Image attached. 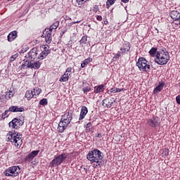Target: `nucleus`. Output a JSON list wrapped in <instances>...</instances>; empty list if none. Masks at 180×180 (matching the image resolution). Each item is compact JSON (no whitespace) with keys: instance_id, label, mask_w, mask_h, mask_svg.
Listing matches in <instances>:
<instances>
[{"instance_id":"13","label":"nucleus","mask_w":180,"mask_h":180,"mask_svg":"<svg viewBox=\"0 0 180 180\" xmlns=\"http://www.w3.org/2000/svg\"><path fill=\"white\" fill-rule=\"evenodd\" d=\"M39 153H40V150H34L29 153L25 158V162L27 163L33 161V159L39 155Z\"/></svg>"},{"instance_id":"16","label":"nucleus","mask_w":180,"mask_h":180,"mask_svg":"<svg viewBox=\"0 0 180 180\" xmlns=\"http://www.w3.org/2000/svg\"><path fill=\"white\" fill-rule=\"evenodd\" d=\"M51 32L49 30L48 31H46L43 32V36L45 37V41L47 44H50L51 43L53 38L51 36Z\"/></svg>"},{"instance_id":"15","label":"nucleus","mask_w":180,"mask_h":180,"mask_svg":"<svg viewBox=\"0 0 180 180\" xmlns=\"http://www.w3.org/2000/svg\"><path fill=\"white\" fill-rule=\"evenodd\" d=\"M39 53H40V51H39L37 48H32L28 53V57L32 60H34L36 57H37V56L39 55Z\"/></svg>"},{"instance_id":"51","label":"nucleus","mask_w":180,"mask_h":180,"mask_svg":"<svg viewBox=\"0 0 180 180\" xmlns=\"http://www.w3.org/2000/svg\"><path fill=\"white\" fill-rule=\"evenodd\" d=\"M8 1H12V0H8Z\"/></svg>"},{"instance_id":"33","label":"nucleus","mask_w":180,"mask_h":180,"mask_svg":"<svg viewBox=\"0 0 180 180\" xmlns=\"http://www.w3.org/2000/svg\"><path fill=\"white\" fill-rule=\"evenodd\" d=\"M9 112H11L8 110H6L1 115V119H6V117H9Z\"/></svg>"},{"instance_id":"38","label":"nucleus","mask_w":180,"mask_h":180,"mask_svg":"<svg viewBox=\"0 0 180 180\" xmlns=\"http://www.w3.org/2000/svg\"><path fill=\"white\" fill-rule=\"evenodd\" d=\"M93 11L94 12H99V6L98 5H95L94 7H93Z\"/></svg>"},{"instance_id":"10","label":"nucleus","mask_w":180,"mask_h":180,"mask_svg":"<svg viewBox=\"0 0 180 180\" xmlns=\"http://www.w3.org/2000/svg\"><path fill=\"white\" fill-rule=\"evenodd\" d=\"M23 121L19 118H14L11 122H9V127L18 130L21 126H23Z\"/></svg>"},{"instance_id":"47","label":"nucleus","mask_w":180,"mask_h":180,"mask_svg":"<svg viewBox=\"0 0 180 180\" xmlns=\"http://www.w3.org/2000/svg\"><path fill=\"white\" fill-rule=\"evenodd\" d=\"M101 136H102V134L101 133L97 134L96 135V137H101Z\"/></svg>"},{"instance_id":"44","label":"nucleus","mask_w":180,"mask_h":180,"mask_svg":"<svg viewBox=\"0 0 180 180\" xmlns=\"http://www.w3.org/2000/svg\"><path fill=\"white\" fill-rule=\"evenodd\" d=\"M124 91V89H119V88H116V93L117 92H122Z\"/></svg>"},{"instance_id":"37","label":"nucleus","mask_w":180,"mask_h":180,"mask_svg":"<svg viewBox=\"0 0 180 180\" xmlns=\"http://www.w3.org/2000/svg\"><path fill=\"white\" fill-rule=\"evenodd\" d=\"M18 58V53H15L10 57V61L12 63V61H15Z\"/></svg>"},{"instance_id":"11","label":"nucleus","mask_w":180,"mask_h":180,"mask_svg":"<svg viewBox=\"0 0 180 180\" xmlns=\"http://www.w3.org/2000/svg\"><path fill=\"white\" fill-rule=\"evenodd\" d=\"M138 68H150V63L144 58H139L136 63Z\"/></svg>"},{"instance_id":"29","label":"nucleus","mask_w":180,"mask_h":180,"mask_svg":"<svg viewBox=\"0 0 180 180\" xmlns=\"http://www.w3.org/2000/svg\"><path fill=\"white\" fill-rule=\"evenodd\" d=\"M105 91L103 84L99 85L97 86L94 91L95 94H101V92H103Z\"/></svg>"},{"instance_id":"41","label":"nucleus","mask_w":180,"mask_h":180,"mask_svg":"<svg viewBox=\"0 0 180 180\" xmlns=\"http://www.w3.org/2000/svg\"><path fill=\"white\" fill-rule=\"evenodd\" d=\"M140 71H142V72H148V70H150V68H139Z\"/></svg>"},{"instance_id":"17","label":"nucleus","mask_w":180,"mask_h":180,"mask_svg":"<svg viewBox=\"0 0 180 180\" xmlns=\"http://www.w3.org/2000/svg\"><path fill=\"white\" fill-rule=\"evenodd\" d=\"M164 86H165V82H159V84L154 89L153 94L154 95H158L164 89Z\"/></svg>"},{"instance_id":"36","label":"nucleus","mask_w":180,"mask_h":180,"mask_svg":"<svg viewBox=\"0 0 180 180\" xmlns=\"http://www.w3.org/2000/svg\"><path fill=\"white\" fill-rule=\"evenodd\" d=\"M39 105H41L42 106H45V105H47V99L42 98L41 100H40Z\"/></svg>"},{"instance_id":"1","label":"nucleus","mask_w":180,"mask_h":180,"mask_svg":"<svg viewBox=\"0 0 180 180\" xmlns=\"http://www.w3.org/2000/svg\"><path fill=\"white\" fill-rule=\"evenodd\" d=\"M103 153L101 152L98 148H94L93 150L89 151L86 155V159L90 161L91 164L96 163L98 165L101 166V162H102V160H103Z\"/></svg>"},{"instance_id":"35","label":"nucleus","mask_w":180,"mask_h":180,"mask_svg":"<svg viewBox=\"0 0 180 180\" xmlns=\"http://www.w3.org/2000/svg\"><path fill=\"white\" fill-rule=\"evenodd\" d=\"M88 37L83 36L80 40V44H86Z\"/></svg>"},{"instance_id":"31","label":"nucleus","mask_w":180,"mask_h":180,"mask_svg":"<svg viewBox=\"0 0 180 180\" xmlns=\"http://www.w3.org/2000/svg\"><path fill=\"white\" fill-rule=\"evenodd\" d=\"M34 96H39V94H41V89L35 87L32 91Z\"/></svg>"},{"instance_id":"7","label":"nucleus","mask_w":180,"mask_h":180,"mask_svg":"<svg viewBox=\"0 0 180 180\" xmlns=\"http://www.w3.org/2000/svg\"><path fill=\"white\" fill-rule=\"evenodd\" d=\"M146 124H148L149 127L155 129V127H160L161 122L158 117H153L152 118L146 120Z\"/></svg>"},{"instance_id":"50","label":"nucleus","mask_w":180,"mask_h":180,"mask_svg":"<svg viewBox=\"0 0 180 180\" xmlns=\"http://www.w3.org/2000/svg\"><path fill=\"white\" fill-rule=\"evenodd\" d=\"M1 96H0V101H1Z\"/></svg>"},{"instance_id":"48","label":"nucleus","mask_w":180,"mask_h":180,"mask_svg":"<svg viewBox=\"0 0 180 180\" xmlns=\"http://www.w3.org/2000/svg\"><path fill=\"white\" fill-rule=\"evenodd\" d=\"M122 2H123L124 4H127V2H129V0H122Z\"/></svg>"},{"instance_id":"5","label":"nucleus","mask_w":180,"mask_h":180,"mask_svg":"<svg viewBox=\"0 0 180 180\" xmlns=\"http://www.w3.org/2000/svg\"><path fill=\"white\" fill-rule=\"evenodd\" d=\"M66 158H68V154L67 153L56 155L54 156L53 160H51L49 164L51 168H54V167H58V165H61L66 160Z\"/></svg>"},{"instance_id":"24","label":"nucleus","mask_w":180,"mask_h":180,"mask_svg":"<svg viewBox=\"0 0 180 180\" xmlns=\"http://www.w3.org/2000/svg\"><path fill=\"white\" fill-rule=\"evenodd\" d=\"M82 91L84 94H86V92H89V91H91V87L89 86V84H88L87 82H83Z\"/></svg>"},{"instance_id":"23","label":"nucleus","mask_w":180,"mask_h":180,"mask_svg":"<svg viewBox=\"0 0 180 180\" xmlns=\"http://www.w3.org/2000/svg\"><path fill=\"white\" fill-rule=\"evenodd\" d=\"M25 98H27V101H30L32 98H34V94L32 90H27L25 93Z\"/></svg>"},{"instance_id":"19","label":"nucleus","mask_w":180,"mask_h":180,"mask_svg":"<svg viewBox=\"0 0 180 180\" xmlns=\"http://www.w3.org/2000/svg\"><path fill=\"white\" fill-rule=\"evenodd\" d=\"M86 115H88V108H86L85 105H83L81 108L79 120H83V119H85Z\"/></svg>"},{"instance_id":"3","label":"nucleus","mask_w":180,"mask_h":180,"mask_svg":"<svg viewBox=\"0 0 180 180\" xmlns=\"http://www.w3.org/2000/svg\"><path fill=\"white\" fill-rule=\"evenodd\" d=\"M71 120H72V115L70 112H65L63 115H62L60 121L57 127V131L58 133H63L64 130L68 127V124L71 123Z\"/></svg>"},{"instance_id":"32","label":"nucleus","mask_w":180,"mask_h":180,"mask_svg":"<svg viewBox=\"0 0 180 180\" xmlns=\"http://www.w3.org/2000/svg\"><path fill=\"white\" fill-rule=\"evenodd\" d=\"M116 2V0H107L106 2V8L107 9H109L112 5H114V4Z\"/></svg>"},{"instance_id":"8","label":"nucleus","mask_w":180,"mask_h":180,"mask_svg":"<svg viewBox=\"0 0 180 180\" xmlns=\"http://www.w3.org/2000/svg\"><path fill=\"white\" fill-rule=\"evenodd\" d=\"M41 49V53L37 56V58L39 60H44L46 57H47V55L51 53L50 46L49 45H43L40 47Z\"/></svg>"},{"instance_id":"9","label":"nucleus","mask_w":180,"mask_h":180,"mask_svg":"<svg viewBox=\"0 0 180 180\" xmlns=\"http://www.w3.org/2000/svg\"><path fill=\"white\" fill-rule=\"evenodd\" d=\"M40 65H41V63L40 61L33 62L27 60L24 62L22 65V68H40Z\"/></svg>"},{"instance_id":"22","label":"nucleus","mask_w":180,"mask_h":180,"mask_svg":"<svg viewBox=\"0 0 180 180\" xmlns=\"http://www.w3.org/2000/svg\"><path fill=\"white\" fill-rule=\"evenodd\" d=\"M70 78V70H68L65 72L63 75L60 78V82H67Z\"/></svg>"},{"instance_id":"34","label":"nucleus","mask_w":180,"mask_h":180,"mask_svg":"<svg viewBox=\"0 0 180 180\" xmlns=\"http://www.w3.org/2000/svg\"><path fill=\"white\" fill-rule=\"evenodd\" d=\"M122 56H124V55L122 53V52L118 51L116 54H115V56L112 58V60H117V58H119Z\"/></svg>"},{"instance_id":"42","label":"nucleus","mask_w":180,"mask_h":180,"mask_svg":"<svg viewBox=\"0 0 180 180\" xmlns=\"http://www.w3.org/2000/svg\"><path fill=\"white\" fill-rule=\"evenodd\" d=\"M176 102L178 103V105H180V95L176 97Z\"/></svg>"},{"instance_id":"30","label":"nucleus","mask_w":180,"mask_h":180,"mask_svg":"<svg viewBox=\"0 0 180 180\" xmlns=\"http://www.w3.org/2000/svg\"><path fill=\"white\" fill-rule=\"evenodd\" d=\"M13 95H15V89L11 88L10 90L6 93V96H8V99H11Z\"/></svg>"},{"instance_id":"12","label":"nucleus","mask_w":180,"mask_h":180,"mask_svg":"<svg viewBox=\"0 0 180 180\" xmlns=\"http://www.w3.org/2000/svg\"><path fill=\"white\" fill-rule=\"evenodd\" d=\"M131 48V45L130 42L125 41L120 47V50L122 54H127L129 51H130V49Z\"/></svg>"},{"instance_id":"27","label":"nucleus","mask_w":180,"mask_h":180,"mask_svg":"<svg viewBox=\"0 0 180 180\" xmlns=\"http://www.w3.org/2000/svg\"><path fill=\"white\" fill-rule=\"evenodd\" d=\"M157 53H158V51H157V48L155 47L151 48V49L149 51L150 57H157Z\"/></svg>"},{"instance_id":"21","label":"nucleus","mask_w":180,"mask_h":180,"mask_svg":"<svg viewBox=\"0 0 180 180\" xmlns=\"http://www.w3.org/2000/svg\"><path fill=\"white\" fill-rule=\"evenodd\" d=\"M16 37H18V32L16 31H12L7 37L8 41H13Z\"/></svg>"},{"instance_id":"45","label":"nucleus","mask_w":180,"mask_h":180,"mask_svg":"<svg viewBox=\"0 0 180 180\" xmlns=\"http://www.w3.org/2000/svg\"><path fill=\"white\" fill-rule=\"evenodd\" d=\"M96 19L101 22V20H102V17L101 15H97Z\"/></svg>"},{"instance_id":"26","label":"nucleus","mask_w":180,"mask_h":180,"mask_svg":"<svg viewBox=\"0 0 180 180\" xmlns=\"http://www.w3.org/2000/svg\"><path fill=\"white\" fill-rule=\"evenodd\" d=\"M160 152L162 154V157H168L169 154V149L165 148L164 149H161L160 150Z\"/></svg>"},{"instance_id":"49","label":"nucleus","mask_w":180,"mask_h":180,"mask_svg":"<svg viewBox=\"0 0 180 180\" xmlns=\"http://www.w3.org/2000/svg\"><path fill=\"white\" fill-rule=\"evenodd\" d=\"M79 22H81V21L73 22L72 23V25H75V23H79Z\"/></svg>"},{"instance_id":"14","label":"nucleus","mask_w":180,"mask_h":180,"mask_svg":"<svg viewBox=\"0 0 180 180\" xmlns=\"http://www.w3.org/2000/svg\"><path fill=\"white\" fill-rule=\"evenodd\" d=\"M115 102L116 101H115V98H107L102 101V105L104 106V108H112V105H113Z\"/></svg>"},{"instance_id":"20","label":"nucleus","mask_w":180,"mask_h":180,"mask_svg":"<svg viewBox=\"0 0 180 180\" xmlns=\"http://www.w3.org/2000/svg\"><path fill=\"white\" fill-rule=\"evenodd\" d=\"M169 15L173 20H180V13L178 11H172Z\"/></svg>"},{"instance_id":"2","label":"nucleus","mask_w":180,"mask_h":180,"mask_svg":"<svg viewBox=\"0 0 180 180\" xmlns=\"http://www.w3.org/2000/svg\"><path fill=\"white\" fill-rule=\"evenodd\" d=\"M8 141L15 146L16 148H20L23 144V136L16 131H9L7 134Z\"/></svg>"},{"instance_id":"40","label":"nucleus","mask_w":180,"mask_h":180,"mask_svg":"<svg viewBox=\"0 0 180 180\" xmlns=\"http://www.w3.org/2000/svg\"><path fill=\"white\" fill-rule=\"evenodd\" d=\"M110 94H116V87L110 89Z\"/></svg>"},{"instance_id":"28","label":"nucleus","mask_w":180,"mask_h":180,"mask_svg":"<svg viewBox=\"0 0 180 180\" xmlns=\"http://www.w3.org/2000/svg\"><path fill=\"white\" fill-rule=\"evenodd\" d=\"M58 26H60V22L59 21H56L55 22L53 23L52 25L50 26L49 27V31L53 32V29H57L58 27Z\"/></svg>"},{"instance_id":"6","label":"nucleus","mask_w":180,"mask_h":180,"mask_svg":"<svg viewBox=\"0 0 180 180\" xmlns=\"http://www.w3.org/2000/svg\"><path fill=\"white\" fill-rule=\"evenodd\" d=\"M20 172L22 170L19 166H12L4 172V174L6 176H18Z\"/></svg>"},{"instance_id":"18","label":"nucleus","mask_w":180,"mask_h":180,"mask_svg":"<svg viewBox=\"0 0 180 180\" xmlns=\"http://www.w3.org/2000/svg\"><path fill=\"white\" fill-rule=\"evenodd\" d=\"M8 110H10V112H11L13 113L25 112V108L19 107L17 105H11L9 107Z\"/></svg>"},{"instance_id":"39","label":"nucleus","mask_w":180,"mask_h":180,"mask_svg":"<svg viewBox=\"0 0 180 180\" xmlns=\"http://www.w3.org/2000/svg\"><path fill=\"white\" fill-rule=\"evenodd\" d=\"M85 127H86L87 129H92V122H89L85 125Z\"/></svg>"},{"instance_id":"46","label":"nucleus","mask_w":180,"mask_h":180,"mask_svg":"<svg viewBox=\"0 0 180 180\" xmlns=\"http://www.w3.org/2000/svg\"><path fill=\"white\" fill-rule=\"evenodd\" d=\"M89 0H79V2H82V4H85V2H86Z\"/></svg>"},{"instance_id":"4","label":"nucleus","mask_w":180,"mask_h":180,"mask_svg":"<svg viewBox=\"0 0 180 180\" xmlns=\"http://www.w3.org/2000/svg\"><path fill=\"white\" fill-rule=\"evenodd\" d=\"M155 63L159 65H165L169 61V53L167 49H160L156 54Z\"/></svg>"},{"instance_id":"43","label":"nucleus","mask_w":180,"mask_h":180,"mask_svg":"<svg viewBox=\"0 0 180 180\" xmlns=\"http://www.w3.org/2000/svg\"><path fill=\"white\" fill-rule=\"evenodd\" d=\"M85 129H86V133H90V131H92V128L85 127Z\"/></svg>"},{"instance_id":"25","label":"nucleus","mask_w":180,"mask_h":180,"mask_svg":"<svg viewBox=\"0 0 180 180\" xmlns=\"http://www.w3.org/2000/svg\"><path fill=\"white\" fill-rule=\"evenodd\" d=\"M89 63H92V58H87L85 59L83 63L81 64L82 68H84V67H86Z\"/></svg>"}]
</instances>
